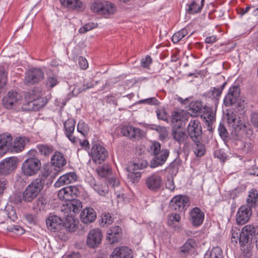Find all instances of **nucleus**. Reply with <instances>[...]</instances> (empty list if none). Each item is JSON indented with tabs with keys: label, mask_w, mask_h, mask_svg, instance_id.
Segmentation results:
<instances>
[{
	"label": "nucleus",
	"mask_w": 258,
	"mask_h": 258,
	"mask_svg": "<svg viewBox=\"0 0 258 258\" xmlns=\"http://www.w3.org/2000/svg\"><path fill=\"white\" fill-rule=\"evenodd\" d=\"M152 62V58L149 55H147L141 60V66L144 68H147Z\"/></svg>",
	"instance_id": "obj_62"
},
{
	"label": "nucleus",
	"mask_w": 258,
	"mask_h": 258,
	"mask_svg": "<svg viewBox=\"0 0 258 258\" xmlns=\"http://www.w3.org/2000/svg\"><path fill=\"white\" fill-rule=\"evenodd\" d=\"M7 82V73L4 70L0 71V94L5 91Z\"/></svg>",
	"instance_id": "obj_50"
},
{
	"label": "nucleus",
	"mask_w": 258,
	"mask_h": 258,
	"mask_svg": "<svg viewBox=\"0 0 258 258\" xmlns=\"http://www.w3.org/2000/svg\"><path fill=\"white\" fill-rule=\"evenodd\" d=\"M121 133L123 136L133 141L140 140L144 136V133L141 128L132 125L123 126Z\"/></svg>",
	"instance_id": "obj_14"
},
{
	"label": "nucleus",
	"mask_w": 258,
	"mask_h": 258,
	"mask_svg": "<svg viewBox=\"0 0 258 258\" xmlns=\"http://www.w3.org/2000/svg\"><path fill=\"white\" fill-rule=\"evenodd\" d=\"M79 66L83 70L86 69L88 67V63L87 59L83 56L79 57Z\"/></svg>",
	"instance_id": "obj_64"
},
{
	"label": "nucleus",
	"mask_w": 258,
	"mask_h": 258,
	"mask_svg": "<svg viewBox=\"0 0 258 258\" xmlns=\"http://www.w3.org/2000/svg\"><path fill=\"white\" fill-rule=\"evenodd\" d=\"M258 203V187L257 188L252 189L249 192L248 197L246 199V204L242 205L238 209L236 214V222L239 225L244 224L247 222L251 214V208H255Z\"/></svg>",
	"instance_id": "obj_1"
},
{
	"label": "nucleus",
	"mask_w": 258,
	"mask_h": 258,
	"mask_svg": "<svg viewBox=\"0 0 258 258\" xmlns=\"http://www.w3.org/2000/svg\"><path fill=\"white\" fill-rule=\"evenodd\" d=\"M58 83L57 78L56 76H53L48 77L46 80V87L49 89H51Z\"/></svg>",
	"instance_id": "obj_53"
},
{
	"label": "nucleus",
	"mask_w": 258,
	"mask_h": 258,
	"mask_svg": "<svg viewBox=\"0 0 258 258\" xmlns=\"http://www.w3.org/2000/svg\"><path fill=\"white\" fill-rule=\"evenodd\" d=\"M171 136L173 140L179 145L183 144L184 146H188L189 137L187 133L181 129V124L174 125L172 128Z\"/></svg>",
	"instance_id": "obj_10"
},
{
	"label": "nucleus",
	"mask_w": 258,
	"mask_h": 258,
	"mask_svg": "<svg viewBox=\"0 0 258 258\" xmlns=\"http://www.w3.org/2000/svg\"><path fill=\"white\" fill-rule=\"evenodd\" d=\"M50 172L51 171L48 167H44L43 171L34 179L44 186L45 184H47L46 182L50 174Z\"/></svg>",
	"instance_id": "obj_46"
},
{
	"label": "nucleus",
	"mask_w": 258,
	"mask_h": 258,
	"mask_svg": "<svg viewBox=\"0 0 258 258\" xmlns=\"http://www.w3.org/2000/svg\"><path fill=\"white\" fill-rule=\"evenodd\" d=\"M7 230L10 232H15L17 234H21L24 233V229L19 225H13L7 228Z\"/></svg>",
	"instance_id": "obj_60"
},
{
	"label": "nucleus",
	"mask_w": 258,
	"mask_h": 258,
	"mask_svg": "<svg viewBox=\"0 0 258 258\" xmlns=\"http://www.w3.org/2000/svg\"><path fill=\"white\" fill-rule=\"evenodd\" d=\"M25 145V140L23 138H16L14 143L12 142L11 152H16L18 153L21 152L24 149Z\"/></svg>",
	"instance_id": "obj_41"
},
{
	"label": "nucleus",
	"mask_w": 258,
	"mask_h": 258,
	"mask_svg": "<svg viewBox=\"0 0 258 258\" xmlns=\"http://www.w3.org/2000/svg\"><path fill=\"white\" fill-rule=\"evenodd\" d=\"M203 112L204 117L206 120L213 121L215 119V113L213 111L212 106H204Z\"/></svg>",
	"instance_id": "obj_47"
},
{
	"label": "nucleus",
	"mask_w": 258,
	"mask_h": 258,
	"mask_svg": "<svg viewBox=\"0 0 258 258\" xmlns=\"http://www.w3.org/2000/svg\"><path fill=\"white\" fill-rule=\"evenodd\" d=\"M196 246V240L193 238H188L184 244L179 247L178 253L181 257L185 258L193 253Z\"/></svg>",
	"instance_id": "obj_21"
},
{
	"label": "nucleus",
	"mask_w": 258,
	"mask_h": 258,
	"mask_svg": "<svg viewBox=\"0 0 258 258\" xmlns=\"http://www.w3.org/2000/svg\"><path fill=\"white\" fill-rule=\"evenodd\" d=\"M204 213L198 207L194 208L189 212V220L195 227H199L203 224Z\"/></svg>",
	"instance_id": "obj_23"
},
{
	"label": "nucleus",
	"mask_w": 258,
	"mask_h": 258,
	"mask_svg": "<svg viewBox=\"0 0 258 258\" xmlns=\"http://www.w3.org/2000/svg\"><path fill=\"white\" fill-rule=\"evenodd\" d=\"M188 33V27H185L181 30L175 32L172 37V41L174 43H177L183 38L187 35Z\"/></svg>",
	"instance_id": "obj_45"
},
{
	"label": "nucleus",
	"mask_w": 258,
	"mask_h": 258,
	"mask_svg": "<svg viewBox=\"0 0 258 258\" xmlns=\"http://www.w3.org/2000/svg\"><path fill=\"white\" fill-rule=\"evenodd\" d=\"M155 130L159 133V138L161 140H164L168 137V132L165 127L160 125L157 126Z\"/></svg>",
	"instance_id": "obj_55"
},
{
	"label": "nucleus",
	"mask_w": 258,
	"mask_h": 258,
	"mask_svg": "<svg viewBox=\"0 0 258 258\" xmlns=\"http://www.w3.org/2000/svg\"><path fill=\"white\" fill-rule=\"evenodd\" d=\"M256 228L253 225H247L245 226L240 231L239 244L241 246H244L248 242L251 240L255 235Z\"/></svg>",
	"instance_id": "obj_17"
},
{
	"label": "nucleus",
	"mask_w": 258,
	"mask_h": 258,
	"mask_svg": "<svg viewBox=\"0 0 258 258\" xmlns=\"http://www.w3.org/2000/svg\"><path fill=\"white\" fill-rule=\"evenodd\" d=\"M145 185L150 191L157 192L163 185L162 178L158 173H154L146 178Z\"/></svg>",
	"instance_id": "obj_9"
},
{
	"label": "nucleus",
	"mask_w": 258,
	"mask_h": 258,
	"mask_svg": "<svg viewBox=\"0 0 258 258\" xmlns=\"http://www.w3.org/2000/svg\"><path fill=\"white\" fill-rule=\"evenodd\" d=\"M51 163L52 165L59 168L66 164L67 160L62 153L56 151L51 157Z\"/></svg>",
	"instance_id": "obj_33"
},
{
	"label": "nucleus",
	"mask_w": 258,
	"mask_h": 258,
	"mask_svg": "<svg viewBox=\"0 0 258 258\" xmlns=\"http://www.w3.org/2000/svg\"><path fill=\"white\" fill-rule=\"evenodd\" d=\"M204 107L201 101H193L190 103L189 108L187 109V113L191 116L197 117L202 116L204 111Z\"/></svg>",
	"instance_id": "obj_29"
},
{
	"label": "nucleus",
	"mask_w": 258,
	"mask_h": 258,
	"mask_svg": "<svg viewBox=\"0 0 258 258\" xmlns=\"http://www.w3.org/2000/svg\"><path fill=\"white\" fill-rule=\"evenodd\" d=\"M240 92V90L238 86H231L224 97L223 103L225 106L229 107L236 103L239 96Z\"/></svg>",
	"instance_id": "obj_18"
},
{
	"label": "nucleus",
	"mask_w": 258,
	"mask_h": 258,
	"mask_svg": "<svg viewBox=\"0 0 258 258\" xmlns=\"http://www.w3.org/2000/svg\"><path fill=\"white\" fill-rule=\"evenodd\" d=\"M13 137L9 134L0 135V157H2L8 152L12 150Z\"/></svg>",
	"instance_id": "obj_20"
},
{
	"label": "nucleus",
	"mask_w": 258,
	"mask_h": 258,
	"mask_svg": "<svg viewBox=\"0 0 258 258\" xmlns=\"http://www.w3.org/2000/svg\"><path fill=\"white\" fill-rule=\"evenodd\" d=\"M17 167V160L14 157L6 158L0 162V174L8 175Z\"/></svg>",
	"instance_id": "obj_15"
},
{
	"label": "nucleus",
	"mask_w": 258,
	"mask_h": 258,
	"mask_svg": "<svg viewBox=\"0 0 258 258\" xmlns=\"http://www.w3.org/2000/svg\"><path fill=\"white\" fill-rule=\"evenodd\" d=\"M203 6V4L199 5L196 1H190L186 5V13L189 15L199 13L202 11Z\"/></svg>",
	"instance_id": "obj_34"
},
{
	"label": "nucleus",
	"mask_w": 258,
	"mask_h": 258,
	"mask_svg": "<svg viewBox=\"0 0 258 258\" xmlns=\"http://www.w3.org/2000/svg\"><path fill=\"white\" fill-rule=\"evenodd\" d=\"M79 190L75 186H68L60 189L57 196L59 199L67 203L77 198Z\"/></svg>",
	"instance_id": "obj_13"
},
{
	"label": "nucleus",
	"mask_w": 258,
	"mask_h": 258,
	"mask_svg": "<svg viewBox=\"0 0 258 258\" xmlns=\"http://www.w3.org/2000/svg\"><path fill=\"white\" fill-rule=\"evenodd\" d=\"M128 168L130 171L134 170H140L146 168L148 165V162L143 159H139L137 162H131L128 163Z\"/></svg>",
	"instance_id": "obj_39"
},
{
	"label": "nucleus",
	"mask_w": 258,
	"mask_h": 258,
	"mask_svg": "<svg viewBox=\"0 0 258 258\" xmlns=\"http://www.w3.org/2000/svg\"><path fill=\"white\" fill-rule=\"evenodd\" d=\"M139 102L142 104H147L150 105H158L160 102L155 97H150L147 99L140 100Z\"/></svg>",
	"instance_id": "obj_56"
},
{
	"label": "nucleus",
	"mask_w": 258,
	"mask_h": 258,
	"mask_svg": "<svg viewBox=\"0 0 258 258\" xmlns=\"http://www.w3.org/2000/svg\"><path fill=\"white\" fill-rule=\"evenodd\" d=\"M181 113L183 114L185 113V112L182 111L181 112V113H179L178 111H173L172 113V123L174 124H178V123H180L181 124V120L182 119V115Z\"/></svg>",
	"instance_id": "obj_54"
},
{
	"label": "nucleus",
	"mask_w": 258,
	"mask_h": 258,
	"mask_svg": "<svg viewBox=\"0 0 258 258\" xmlns=\"http://www.w3.org/2000/svg\"><path fill=\"white\" fill-rule=\"evenodd\" d=\"M235 132L241 130L244 131L246 128V124L240 119L239 117L236 118V121L232 125Z\"/></svg>",
	"instance_id": "obj_51"
},
{
	"label": "nucleus",
	"mask_w": 258,
	"mask_h": 258,
	"mask_svg": "<svg viewBox=\"0 0 258 258\" xmlns=\"http://www.w3.org/2000/svg\"><path fill=\"white\" fill-rule=\"evenodd\" d=\"M66 218V221L63 222L62 230L70 232H73L77 230L78 228L76 222L73 218V217H64Z\"/></svg>",
	"instance_id": "obj_36"
},
{
	"label": "nucleus",
	"mask_w": 258,
	"mask_h": 258,
	"mask_svg": "<svg viewBox=\"0 0 258 258\" xmlns=\"http://www.w3.org/2000/svg\"><path fill=\"white\" fill-rule=\"evenodd\" d=\"M89 182L93 189L100 195L105 196L108 192V187L106 183H98L93 177L89 179Z\"/></svg>",
	"instance_id": "obj_32"
},
{
	"label": "nucleus",
	"mask_w": 258,
	"mask_h": 258,
	"mask_svg": "<svg viewBox=\"0 0 258 258\" xmlns=\"http://www.w3.org/2000/svg\"><path fill=\"white\" fill-rule=\"evenodd\" d=\"M91 10L98 15L107 16L113 14L116 11L115 6L108 2L96 1L92 4Z\"/></svg>",
	"instance_id": "obj_5"
},
{
	"label": "nucleus",
	"mask_w": 258,
	"mask_h": 258,
	"mask_svg": "<svg viewBox=\"0 0 258 258\" xmlns=\"http://www.w3.org/2000/svg\"><path fill=\"white\" fill-rule=\"evenodd\" d=\"M44 77V73L41 69L33 68L25 72L24 84L29 86L38 84Z\"/></svg>",
	"instance_id": "obj_6"
},
{
	"label": "nucleus",
	"mask_w": 258,
	"mask_h": 258,
	"mask_svg": "<svg viewBox=\"0 0 258 258\" xmlns=\"http://www.w3.org/2000/svg\"><path fill=\"white\" fill-rule=\"evenodd\" d=\"M150 150L153 155L162 151L161 149V144L157 142H154L150 147Z\"/></svg>",
	"instance_id": "obj_58"
},
{
	"label": "nucleus",
	"mask_w": 258,
	"mask_h": 258,
	"mask_svg": "<svg viewBox=\"0 0 258 258\" xmlns=\"http://www.w3.org/2000/svg\"><path fill=\"white\" fill-rule=\"evenodd\" d=\"M226 82H224L220 87H211L210 90L205 95L213 100L215 105H217L222 92L224 89Z\"/></svg>",
	"instance_id": "obj_27"
},
{
	"label": "nucleus",
	"mask_w": 258,
	"mask_h": 258,
	"mask_svg": "<svg viewBox=\"0 0 258 258\" xmlns=\"http://www.w3.org/2000/svg\"><path fill=\"white\" fill-rule=\"evenodd\" d=\"M80 217L83 223L88 224L95 221L97 214L93 208L86 207L81 212Z\"/></svg>",
	"instance_id": "obj_25"
},
{
	"label": "nucleus",
	"mask_w": 258,
	"mask_h": 258,
	"mask_svg": "<svg viewBox=\"0 0 258 258\" xmlns=\"http://www.w3.org/2000/svg\"><path fill=\"white\" fill-rule=\"evenodd\" d=\"M82 208V202L76 198L71 201L63 204L61 208V212L63 214L64 217H73L77 213H79Z\"/></svg>",
	"instance_id": "obj_8"
},
{
	"label": "nucleus",
	"mask_w": 258,
	"mask_h": 258,
	"mask_svg": "<svg viewBox=\"0 0 258 258\" xmlns=\"http://www.w3.org/2000/svg\"><path fill=\"white\" fill-rule=\"evenodd\" d=\"M240 230H233V229L231 231V242L234 244H236L237 243V241H239V235Z\"/></svg>",
	"instance_id": "obj_61"
},
{
	"label": "nucleus",
	"mask_w": 258,
	"mask_h": 258,
	"mask_svg": "<svg viewBox=\"0 0 258 258\" xmlns=\"http://www.w3.org/2000/svg\"><path fill=\"white\" fill-rule=\"evenodd\" d=\"M61 5L69 9L83 11L85 6L81 0H59Z\"/></svg>",
	"instance_id": "obj_30"
},
{
	"label": "nucleus",
	"mask_w": 258,
	"mask_h": 258,
	"mask_svg": "<svg viewBox=\"0 0 258 258\" xmlns=\"http://www.w3.org/2000/svg\"><path fill=\"white\" fill-rule=\"evenodd\" d=\"M210 258H222L221 248L219 247L213 248L211 252Z\"/></svg>",
	"instance_id": "obj_57"
},
{
	"label": "nucleus",
	"mask_w": 258,
	"mask_h": 258,
	"mask_svg": "<svg viewBox=\"0 0 258 258\" xmlns=\"http://www.w3.org/2000/svg\"><path fill=\"white\" fill-rule=\"evenodd\" d=\"M75 124L76 120L73 118H69L63 122L65 135L74 133Z\"/></svg>",
	"instance_id": "obj_43"
},
{
	"label": "nucleus",
	"mask_w": 258,
	"mask_h": 258,
	"mask_svg": "<svg viewBox=\"0 0 258 258\" xmlns=\"http://www.w3.org/2000/svg\"><path fill=\"white\" fill-rule=\"evenodd\" d=\"M113 220L112 214L109 212L103 213L101 215L99 224L101 227H106L111 225L113 222Z\"/></svg>",
	"instance_id": "obj_40"
},
{
	"label": "nucleus",
	"mask_w": 258,
	"mask_h": 258,
	"mask_svg": "<svg viewBox=\"0 0 258 258\" xmlns=\"http://www.w3.org/2000/svg\"><path fill=\"white\" fill-rule=\"evenodd\" d=\"M47 204L46 198L44 196H40L35 199L33 203L32 208L34 210L38 212L44 210Z\"/></svg>",
	"instance_id": "obj_38"
},
{
	"label": "nucleus",
	"mask_w": 258,
	"mask_h": 258,
	"mask_svg": "<svg viewBox=\"0 0 258 258\" xmlns=\"http://www.w3.org/2000/svg\"><path fill=\"white\" fill-rule=\"evenodd\" d=\"M187 134L192 141L202 139L203 131L201 122L197 119H191L187 126Z\"/></svg>",
	"instance_id": "obj_7"
},
{
	"label": "nucleus",
	"mask_w": 258,
	"mask_h": 258,
	"mask_svg": "<svg viewBox=\"0 0 258 258\" xmlns=\"http://www.w3.org/2000/svg\"><path fill=\"white\" fill-rule=\"evenodd\" d=\"M44 186L36 180H32L23 191L24 202L29 203L33 201L42 190Z\"/></svg>",
	"instance_id": "obj_4"
},
{
	"label": "nucleus",
	"mask_w": 258,
	"mask_h": 258,
	"mask_svg": "<svg viewBox=\"0 0 258 258\" xmlns=\"http://www.w3.org/2000/svg\"><path fill=\"white\" fill-rule=\"evenodd\" d=\"M97 23H95L93 22L87 23L79 29V32L81 34H84L87 32L97 27Z\"/></svg>",
	"instance_id": "obj_52"
},
{
	"label": "nucleus",
	"mask_w": 258,
	"mask_h": 258,
	"mask_svg": "<svg viewBox=\"0 0 258 258\" xmlns=\"http://www.w3.org/2000/svg\"><path fill=\"white\" fill-rule=\"evenodd\" d=\"M122 229L118 226L110 227L107 231L106 240L109 244L118 242L122 237Z\"/></svg>",
	"instance_id": "obj_24"
},
{
	"label": "nucleus",
	"mask_w": 258,
	"mask_h": 258,
	"mask_svg": "<svg viewBox=\"0 0 258 258\" xmlns=\"http://www.w3.org/2000/svg\"><path fill=\"white\" fill-rule=\"evenodd\" d=\"M219 135L224 141H227L229 138V134L223 123L220 122L218 129Z\"/></svg>",
	"instance_id": "obj_49"
},
{
	"label": "nucleus",
	"mask_w": 258,
	"mask_h": 258,
	"mask_svg": "<svg viewBox=\"0 0 258 258\" xmlns=\"http://www.w3.org/2000/svg\"><path fill=\"white\" fill-rule=\"evenodd\" d=\"M88 154L95 164H101L108 157L107 149L100 143L96 141L92 142V147Z\"/></svg>",
	"instance_id": "obj_3"
},
{
	"label": "nucleus",
	"mask_w": 258,
	"mask_h": 258,
	"mask_svg": "<svg viewBox=\"0 0 258 258\" xmlns=\"http://www.w3.org/2000/svg\"><path fill=\"white\" fill-rule=\"evenodd\" d=\"M126 170L128 172L127 178L129 181L134 184L138 183L141 179V173L137 170L130 171L128 168V165L126 167Z\"/></svg>",
	"instance_id": "obj_42"
},
{
	"label": "nucleus",
	"mask_w": 258,
	"mask_h": 258,
	"mask_svg": "<svg viewBox=\"0 0 258 258\" xmlns=\"http://www.w3.org/2000/svg\"><path fill=\"white\" fill-rule=\"evenodd\" d=\"M22 96L16 91H9L2 100L3 106L7 109H11L18 103Z\"/></svg>",
	"instance_id": "obj_16"
},
{
	"label": "nucleus",
	"mask_w": 258,
	"mask_h": 258,
	"mask_svg": "<svg viewBox=\"0 0 258 258\" xmlns=\"http://www.w3.org/2000/svg\"><path fill=\"white\" fill-rule=\"evenodd\" d=\"M202 139L192 141L194 143L193 151L197 157H202L205 155L206 152V149L205 144L202 142Z\"/></svg>",
	"instance_id": "obj_35"
},
{
	"label": "nucleus",
	"mask_w": 258,
	"mask_h": 258,
	"mask_svg": "<svg viewBox=\"0 0 258 258\" xmlns=\"http://www.w3.org/2000/svg\"><path fill=\"white\" fill-rule=\"evenodd\" d=\"M47 102V101L46 99L44 98H38L37 99H34L24 104L23 108L25 110L36 111L44 107Z\"/></svg>",
	"instance_id": "obj_26"
},
{
	"label": "nucleus",
	"mask_w": 258,
	"mask_h": 258,
	"mask_svg": "<svg viewBox=\"0 0 258 258\" xmlns=\"http://www.w3.org/2000/svg\"><path fill=\"white\" fill-rule=\"evenodd\" d=\"M102 238L103 234L100 229L98 228L92 229L87 235V245L91 248L98 247L101 243Z\"/></svg>",
	"instance_id": "obj_11"
},
{
	"label": "nucleus",
	"mask_w": 258,
	"mask_h": 258,
	"mask_svg": "<svg viewBox=\"0 0 258 258\" xmlns=\"http://www.w3.org/2000/svg\"><path fill=\"white\" fill-rule=\"evenodd\" d=\"M28 154L29 157L22 164V173L26 176H32L38 173L41 168V163L36 156L37 154V150H31Z\"/></svg>",
	"instance_id": "obj_2"
},
{
	"label": "nucleus",
	"mask_w": 258,
	"mask_h": 258,
	"mask_svg": "<svg viewBox=\"0 0 258 258\" xmlns=\"http://www.w3.org/2000/svg\"><path fill=\"white\" fill-rule=\"evenodd\" d=\"M169 155L168 149H162V151L154 155L153 159L150 162L151 168H155L162 165L166 162Z\"/></svg>",
	"instance_id": "obj_22"
},
{
	"label": "nucleus",
	"mask_w": 258,
	"mask_h": 258,
	"mask_svg": "<svg viewBox=\"0 0 258 258\" xmlns=\"http://www.w3.org/2000/svg\"><path fill=\"white\" fill-rule=\"evenodd\" d=\"M96 171L98 176L104 177L111 173V168L107 164H104L96 168Z\"/></svg>",
	"instance_id": "obj_44"
},
{
	"label": "nucleus",
	"mask_w": 258,
	"mask_h": 258,
	"mask_svg": "<svg viewBox=\"0 0 258 258\" xmlns=\"http://www.w3.org/2000/svg\"><path fill=\"white\" fill-rule=\"evenodd\" d=\"M157 118L159 119L166 120L167 119V113L164 110H160L157 109L156 111Z\"/></svg>",
	"instance_id": "obj_63"
},
{
	"label": "nucleus",
	"mask_w": 258,
	"mask_h": 258,
	"mask_svg": "<svg viewBox=\"0 0 258 258\" xmlns=\"http://www.w3.org/2000/svg\"><path fill=\"white\" fill-rule=\"evenodd\" d=\"M36 148L40 154L45 157H49L53 152V146L48 144H38Z\"/></svg>",
	"instance_id": "obj_37"
},
{
	"label": "nucleus",
	"mask_w": 258,
	"mask_h": 258,
	"mask_svg": "<svg viewBox=\"0 0 258 258\" xmlns=\"http://www.w3.org/2000/svg\"><path fill=\"white\" fill-rule=\"evenodd\" d=\"M77 131L84 137H86L89 134V128L86 123H85L83 120H81L78 123Z\"/></svg>",
	"instance_id": "obj_48"
},
{
	"label": "nucleus",
	"mask_w": 258,
	"mask_h": 258,
	"mask_svg": "<svg viewBox=\"0 0 258 258\" xmlns=\"http://www.w3.org/2000/svg\"><path fill=\"white\" fill-rule=\"evenodd\" d=\"M12 201L14 203L20 204L22 203V201H24L23 199V192L22 194L16 193L13 197H11Z\"/></svg>",
	"instance_id": "obj_59"
},
{
	"label": "nucleus",
	"mask_w": 258,
	"mask_h": 258,
	"mask_svg": "<svg viewBox=\"0 0 258 258\" xmlns=\"http://www.w3.org/2000/svg\"><path fill=\"white\" fill-rule=\"evenodd\" d=\"M63 220L56 215H49L46 220L47 228L51 232L62 230Z\"/></svg>",
	"instance_id": "obj_19"
},
{
	"label": "nucleus",
	"mask_w": 258,
	"mask_h": 258,
	"mask_svg": "<svg viewBox=\"0 0 258 258\" xmlns=\"http://www.w3.org/2000/svg\"><path fill=\"white\" fill-rule=\"evenodd\" d=\"M110 258H133L132 250L127 247L115 248Z\"/></svg>",
	"instance_id": "obj_31"
},
{
	"label": "nucleus",
	"mask_w": 258,
	"mask_h": 258,
	"mask_svg": "<svg viewBox=\"0 0 258 258\" xmlns=\"http://www.w3.org/2000/svg\"><path fill=\"white\" fill-rule=\"evenodd\" d=\"M78 176L74 172H71L61 175L55 183L56 187H59L64 184H68L77 180Z\"/></svg>",
	"instance_id": "obj_28"
},
{
	"label": "nucleus",
	"mask_w": 258,
	"mask_h": 258,
	"mask_svg": "<svg viewBox=\"0 0 258 258\" xmlns=\"http://www.w3.org/2000/svg\"><path fill=\"white\" fill-rule=\"evenodd\" d=\"M189 200L187 197L181 195L174 196L170 202V207L175 211H183L189 206Z\"/></svg>",
	"instance_id": "obj_12"
}]
</instances>
